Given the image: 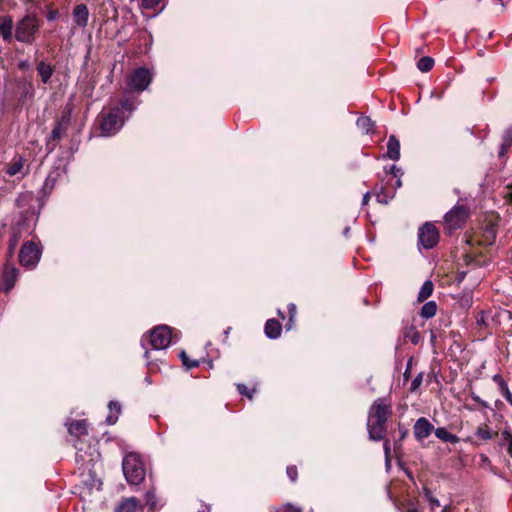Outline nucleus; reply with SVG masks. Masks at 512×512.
Masks as SVG:
<instances>
[{
  "instance_id": "nucleus-1",
  "label": "nucleus",
  "mask_w": 512,
  "mask_h": 512,
  "mask_svg": "<svg viewBox=\"0 0 512 512\" xmlns=\"http://www.w3.org/2000/svg\"><path fill=\"white\" fill-rule=\"evenodd\" d=\"M140 103L137 96L125 95L117 104L104 108L98 116L100 135L103 137L116 135Z\"/></svg>"
},
{
  "instance_id": "nucleus-2",
  "label": "nucleus",
  "mask_w": 512,
  "mask_h": 512,
  "mask_svg": "<svg viewBox=\"0 0 512 512\" xmlns=\"http://www.w3.org/2000/svg\"><path fill=\"white\" fill-rule=\"evenodd\" d=\"M16 206L21 211L18 220L12 226L11 246H15L18 243L23 233L31 234L34 231L42 203L32 192L27 191L18 195Z\"/></svg>"
},
{
  "instance_id": "nucleus-3",
  "label": "nucleus",
  "mask_w": 512,
  "mask_h": 512,
  "mask_svg": "<svg viewBox=\"0 0 512 512\" xmlns=\"http://www.w3.org/2000/svg\"><path fill=\"white\" fill-rule=\"evenodd\" d=\"M179 338V332H173L168 325H158L150 330L148 334L143 335L141 346L145 350L144 358L147 366H151L157 361L156 358L151 357V351L166 350L172 343H176Z\"/></svg>"
},
{
  "instance_id": "nucleus-4",
  "label": "nucleus",
  "mask_w": 512,
  "mask_h": 512,
  "mask_svg": "<svg viewBox=\"0 0 512 512\" xmlns=\"http://www.w3.org/2000/svg\"><path fill=\"white\" fill-rule=\"evenodd\" d=\"M392 414V402L389 398H378L372 403L367 421V429L371 440L379 441L385 438L386 424Z\"/></svg>"
},
{
  "instance_id": "nucleus-5",
  "label": "nucleus",
  "mask_w": 512,
  "mask_h": 512,
  "mask_svg": "<svg viewBox=\"0 0 512 512\" xmlns=\"http://www.w3.org/2000/svg\"><path fill=\"white\" fill-rule=\"evenodd\" d=\"M122 471L130 485L137 486L145 479L146 471L141 456L138 453L130 452L124 456Z\"/></svg>"
},
{
  "instance_id": "nucleus-6",
  "label": "nucleus",
  "mask_w": 512,
  "mask_h": 512,
  "mask_svg": "<svg viewBox=\"0 0 512 512\" xmlns=\"http://www.w3.org/2000/svg\"><path fill=\"white\" fill-rule=\"evenodd\" d=\"M154 78L153 72L146 67H138L126 76V88L123 96H134L132 93H141L149 88Z\"/></svg>"
},
{
  "instance_id": "nucleus-7",
  "label": "nucleus",
  "mask_w": 512,
  "mask_h": 512,
  "mask_svg": "<svg viewBox=\"0 0 512 512\" xmlns=\"http://www.w3.org/2000/svg\"><path fill=\"white\" fill-rule=\"evenodd\" d=\"M72 120V108L65 107L61 116L54 122L50 135L46 138L45 148L48 154L52 153L61 139L66 135Z\"/></svg>"
},
{
  "instance_id": "nucleus-8",
  "label": "nucleus",
  "mask_w": 512,
  "mask_h": 512,
  "mask_svg": "<svg viewBox=\"0 0 512 512\" xmlns=\"http://www.w3.org/2000/svg\"><path fill=\"white\" fill-rule=\"evenodd\" d=\"M39 19L34 14H26L15 26V39L21 43L32 44L39 31Z\"/></svg>"
},
{
  "instance_id": "nucleus-9",
  "label": "nucleus",
  "mask_w": 512,
  "mask_h": 512,
  "mask_svg": "<svg viewBox=\"0 0 512 512\" xmlns=\"http://www.w3.org/2000/svg\"><path fill=\"white\" fill-rule=\"evenodd\" d=\"M42 246L40 242L29 240L23 243L19 251V262L26 269H34L40 262Z\"/></svg>"
},
{
  "instance_id": "nucleus-10",
  "label": "nucleus",
  "mask_w": 512,
  "mask_h": 512,
  "mask_svg": "<svg viewBox=\"0 0 512 512\" xmlns=\"http://www.w3.org/2000/svg\"><path fill=\"white\" fill-rule=\"evenodd\" d=\"M469 215V209L465 205H455L445 214L444 226L448 233L459 229L465 223Z\"/></svg>"
},
{
  "instance_id": "nucleus-11",
  "label": "nucleus",
  "mask_w": 512,
  "mask_h": 512,
  "mask_svg": "<svg viewBox=\"0 0 512 512\" xmlns=\"http://www.w3.org/2000/svg\"><path fill=\"white\" fill-rule=\"evenodd\" d=\"M19 270L15 265L6 263L0 272V291L9 293L15 286Z\"/></svg>"
},
{
  "instance_id": "nucleus-12",
  "label": "nucleus",
  "mask_w": 512,
  "mask_h": 512,
  "mask_svg": "<svg viewBox=\"0 0 512 512\" xmlns=\"http://www.w3.org/2000/svg\"><path fill=\"white\" fill-rule=\"evenodd\" d=\"M418 238L425 249H431L438 244L439 231L432 223H425L419 228Z\"/></svg>"
},
{
  "instance_id": "nucleus-13",
  "label": "nucleus",
  "mask_w": 512,
  "mask_h": 512,
  "mask_svg": "<svg viewBox=\"0 0 512 512\" xmlns=\"http://www.w3.org/2000/svg\"><path fill=\"white\" fill-rule=\"evenodd\" d=\"M66 174V166H54L46 177L42 190L44 194L50 193L54 188L58 178Z\"/></svg>"
},
{
  "instance_id": "nucleus-14",
  "label": "nucleus",
  "mask_w": 512,
  "mask_h": 512,
  "mask_svg": "<svg viewBox=\"0 0 512 512\" xmlns=\"http://www.w3.org/2000/svg\"><path fill=\"white\" fill-rule=\"evenodd\" d=\"M413 429L415 438L418 441H423L430 436L434 430V426L425 417H421L416 421Z\"/></svg>"
},
{
  "instance_id": "nucleus-15",
  "label": "nucleus",
  "mask_w": 512,
  "mask_h": 512,
  "mask_svg": "<svg viewBox=\"0 0 512 512\" xmlns=\"http://www.w3.org/2000/svg\"><path fill=\"white\" fill-rule=\"evenodd\" d=\"M24 164L25 158L21 155H16L6 165L5 173L11 177L19 174H21V176L24 177L27 174V172H24Z\"/></svg>"
},
{
  "instance_id": "nucleus-16",
  "label": "nucleus",
  "mask_w": 512,
  "mask_h": 512,
  "mask_svg": "<svg viewBox=\"0 0 512 512\" xmlns=\"http://www.w3.org/2000/svg\"><path fill=\"white\" fill-rule=\"evenodd\" d=\"M72 17L75 24L80 28H85L89 21V10L85 4H77L72 11Z\"/></svg>"
},
{
  "instance_id": "nucleus-17",
  "label": "nucleus",
  "mask_w": 512,
  "mask_h": 512,
  "mask_svg": "<svg viewBox=\"0 0 512 512\" xmlns=\"http://www.w3.org/2000/svg\"><path fill=\"white\" fill-rule=\"evenodd\" d=\"M144 500H145V505L148 507V510L151 512L160 510L164 505L158 499V497L156 495L155 487H152L145 492Z\"/></svg>"
},
{
  "instance_id": "nucleus-18",
  "label": "nucleus",
  "mask_w": 512,
  "mask_h": 512,
  "mask_svg": "<svg viewBox=\"0 0 512 512\" xmlns=\"http://www.w3.org/2000/svg\"><path fill=\"white\" fill-rule=\"evenodd\" d=\"M0 36L5 42H10L13 37V20L11 16L0 17Z\"/></svg>"
},
{
  "instance_id": "nucleus-19",
  "label": "nucleus",
  "mask_w": 512,
  "mask_h": 512,
  "mask_svg": "<svg viewBox=\"0 0 512 512\" xmlns=\"http://www.w3.org/2000/svg\"><path fill=\"white\" fill-rule=\"evenodd\" d=\"M282 326L276 319H268L265 323L264 333L267 338L275 340L281 336Z\"/></svg>"
},
{
  "instance_id": "nucleus-20",
  "label": "nucleus",
  "mask_w": 512,
  "mask_h": 512,
  "mask_svg": "<svg viewBox=\"0 0 512 512\" xmlns=\"http://www.w3.org/2000/svg\"><path fill=\"white\" fill-rule=\"evenodd\" d=\"M67 430L72 436H81L88 433V424L86 420H72L66 422Z\"/></svg>"
},
{
  "instance_id": "nucleus-21",
  "label": "nucleus",
  "mask_w": 512,
  "mask_h": 512,
  "mask_svg": "<svg viewBox=\"0 0 512 512\" xmlns=\"http://www.w3.org/2000/svg\"><path fill=\"white\" fill-rule=\"evenodd\" d=\"M140 501L136 497L124 498L116 508V512H136Z\"/></svg>"
},
{
  "instance_id": "nucleus-22",
  "label": "nucleus",
  "mask_w": 512,
  "mask_h": 512,
  "mask_svg": "<svg viewBox=\"0 0 512 512\" xmlns=\"http://www.w3.org/2000/svg\"><path fill=\"white\" fill-rule=\"evenodd\" d=\"M109 414L106 417V423L108 425H114L121 414V404L118 401L111 400L108 403Z\"/></svg>"
},
{
  "instance_id": "nucleus-23",
  "label": "nucleus",
  "mask_w": 512,
  "mask_h": 512,
  "mask_svg": "<svg viewBox=\"0 0 512 512\" xmlns=\"http://www.w3.org/2000/svg\"><path fill=\"white\" fill-rule=\"evenodd\" d=\"M387 157L395 161L400 158V142L394 135H391L388 139Z\"/></svg>"
},
{
  "instance_id": "nucleus-24",
  "label": "nucleus",
  "mask_w": 512,
  "mask_h": 512,
  "mask_svg": "<svg viewBox=\"0 0 512 512\" xmlns=\"http://www.w3.org/2000/svg\"><path fill=\"white\" fill-rule=\"evenodd\" d=\"M37 72L41 78V81L44 84H47L50 82L54 70L50 64H47L44 61H40L37 64Z\"/></svg>"
},
{
  "instance_id": "nucleus-25",
  "label": "nucleus",
  "mask_w": 512,
  "mask_h": 512,
  "mask_svg": "<svg viewBox=\"0 0 512 512\" xmlns=\"http://www.w3.org/2000/svg\"><path fill=\"white\" fill-rule=\"evenodd\" d=\"M403 338L405 341H411L414 345L420 341V333L413 325H406L403 328Z\"/></svg>"
},
{
  "instance_id": "nucleus-26",
  "label": "nucleus",
  "mask_w": 512,
  "mask_h": 512,
  "mask_svg": "<svg viewBox=\"0 0 512 512\" xmlns=\"http://www.w3.org/2000/svg\"><path fill=\"white\" fill-rule=\"evenodd\" d=\"M357 127L366 134L373 133L375 130V122L368 116H361L357 119Z\"/></svg>"
},
{
  "instance_id": "nucleus-27",
  "label": "nucleus",
  "mask_w": 512,
  "mask_h": 512,
  "mask_svg": "<svg viewBox=\"0 0 512 512\" xmlns=\"http://www.w3.org/2000/svg\"><path fill=\"white\" fill-rule=\"evenodd\" d=\"M435 436L444 441V442H448V443H457L459 441V438L457 435L455 434H452L450 432H448L444 427H440V428H437L435 431Z\"/></svg>"
},
{
  "instance_id": "nucleus-28",
  "label": "nucleus",
  "mask_w": 512,
  "mask_h": 512,
  "mask_svg": "<svg viewBox=\"0 0 512 512\" xmlns=\"http://www.w3.org/2000/svg\"><path fill=\"white\" fill-rule=\"evenodd\" d=\"M434 290V284L431 280H426L422 287L420 288V291L418 293L417 300L418 302H424L427 300L433 293Z\"/></svg>"
},
{
  "instance_id": "nucleus-29",
  "label": "nucleus",
  "mask_w": 512,
  "mask_h": 512,
  "mask_svg": "<svg viewBox=\"0 0 512 512\" xmlns=\"http://www.w3.org/2000/svg\"><path fill=\"white\" fill-rule=\"evenodd\" d=\"M495 239L496 229L493 226H486L479 242L481 245L489 246L495 242Z\"/></svg>"
},
{
  "instance_id": "nucleus-30",
  "label": "nucleus",
  "mask_w": 512,
  "mask_h": 512,
  "mask_svg": "<svg viewBox=\"0 0 512 512\" xmlns=\"http://www.w3.org/2000/svg\"><path fill=\"white\" fill-rule=\"evenodd\" d=\"M437 312V304L434 301L426 302L420 311V316L424 319H430L435 316Z\"/></svg>"
},
{
  "instance_id": "nucleus-31",
  "label": "nucleus",
  "mask_w": 512,
  "mask_h": 512,
  "mask_svg": "<svg viewBox=\"0 0 512 512\" xmlns=\"http://www.w3.org/2000/svg\"><path fill=\"white\" fill-rule=\"evenodd\" d=\"M433 65L434 60L429 56L421 57L417 62V68L421 72H429L433 68Z\"/></svg>"
},
{
  "instance_id": "nucleus-32",
  "label": "nucleus",
  "mask_w": 512,
  "mask_h": 512,
  "mask_svg": "<svg viewBox=\"0 0 512 512\" xmlns=\"http://www.w3.org/2000/svg\"><path fill=\"white\" fill-rule=\"evenodd\" d=\"M500 446H505L508 454L512 457V434L508 430L501 433Z\"/></svg>"
},
{
  "instance_id": "nucleus-33",
  "label": "nucleus",
  "mask_w": 512,
  "mask_h": 512,
  "mask_svg": "<svg viewBox=\"0 0 512 512\" xmlns=\"http://www.w3.org/2000/svg\"><path fill=\"white\" fill-rule=\"evenodd\" d=\"M179 357L182 361V364L183 366L187 369V370H190L192 368H196L199 366V361L197 360H190L186 354V352L184 350H182L180 353H179Z\"/></svg>"
},
{
  "instance_id": "nucleus-34",
  "label": "nucleus",
  "mask_w": 512,
  "mask_h": 512,
  "mask_svg": "<svg viewBox=\"0 0 512 512\" xmlns=\"http://www.w3.org/2000/svg\"><path fill=\"white\" fill-rule=\"evenodd\" d=\"M476 436L483 439V440H489L493 437L492 432L488 428L487 425L479 426L476 430Z\"/></svg>"
},
{
  "instance_id": "nucleus-35",
  "label": "nucleus",
  "mask_w": 512,
  "mask_h": 512,
  "mask_svg": "<svg viewBox=\"0 0 512 512\" xmlns=\"http://www.w3.org/2000/svg\"><path fill=\"white\" fill-rule=\"evenodd\" d=\"M399 439L395 440L394 450L397 452L401 448V442L407 437L408 430L399 425Z\"/></svg>"
},
{
  "instance_id": "nucleus-36",
  "label": "nucleus",
  "mask_w": 512,
  "mask_h": 512,
  "mask_svg": "<svg viewBox=\"0 0 512 512\" xmlns=\"http://www.w3.org/2000/svg\"><path fill=\"white\" fill-rule=\"evenodd\" d=\"M423 493H424L426 499L429 501L432 508L440 506L439 500L433 496L430 489H428L427 487H424Z\"/></svg>"
},
{
  "instance_id": "nucleus-37",
  "label": "nucleus",
  "mask_w": 512,
  "mask_h": 512,
  "mask_svg": "<svg viewBox=\"0 0 512 512\" xmlns=\"http://www.w3.org/2000/svg\"><path fill=\"white\" fill-rule=\"evenodd\" d=\"M237 390L241 395H244L249 399L253 398V394L255 392V389H249L245 384L242 383L237 384Z\"/></svg>"
},
{
  "instance_id": "nucleus-38",
  "label": "nucleus",
  "mask_w": 512,
  "mask_h": 512,
  "mask_svg": "<svg viewBox=\"0 0 512 512\" xmlns=\"http://www.w3.org/2000/svg\"><path fill=\"white\" fill-rule=\"evenodd\" d=\"M286 474H287V476H288V478L290 479L291 482H293V483L296 482V480L298 478L297 467L295 465L287 466Z\"/></svg>"
},
{
  "instance_id": "nucleus-39",
  "label": "nucleus",
  "mask_w": 512,
  "mask_h": 512,
  "mask_svg": "<svg viewBox=\"0 0 512 512\" xmlns=\"http://www.w3.org/2000/svg\"><path fill=\"white\" fill-rule=\"evenodd\" d=\"M275 512H302L301 508L291 503L279 507Z\"/></svg>"
},
{
  "instance_id": "nucleus-40",
  "label": "nucleus",
  "mask_w": 512,
  "mask_h": 512,
  "mask_svg": "<svg viewBox=\"0 0 512 512\" xmlns=\"http://www.w3.org/2000/svg\"><path fill=\"white\" fill-rule=\"evenodd\" d=\"M499 390H500L501 394L505 397V399L510 404H512V393L510 392L507 383H502L501 386L499 387Z\"/></svg>"
},
{
  "instance_id": "nucleus-41",
  "label": "nucleus",
  "mask_w": 512,
  "mask_h": 512,
  "mask_svg": "<svg viewBox=\"0 0 512 512\" xmlns=\"http://www.w3.org/2000/svg\"><path fill=\"white\" fill-rule=\"evenodd\" d=\"M422 381H423V373H419L412 381L411 383V387H410V391L411 392H414L416 391L420 385L422 384Z\"/></svg>"
},
{
  "instance_id": "nucleus-42",
  "label": "nucleus",
  "mask_w": 512,
  "mask_h": 512,
  "mask_svg": "<svg viewBox=\"0 0 512 512\" xmlns=\"http://www.w3.org/2000/svg\"><path fill=\"white\" fill-rule=\"evenodd\" d=\"M159 3L160 0H142V7L144 9H154Z\"/></svg>"
},
{
  "instance_id": "nucleus-43",
  "label": "nucleus",
  "mask_w": 512,
  "mask_h": 512,
  "mask_svg": "<svg viewBox=\"0 0 512 512\" xmlns=\"http://www.w3.org/2000/svg\"><path fill=\"white\" fill-rule=\"evenodd\" d=\"M511 147V145L509 144V141H504L503 140V143L501 144V147H500V150H499V157H502L504 156L508 149Z\"/></svg>"
},
{
  "instance_id": "nucleus-44",
  "label": "nucleus",
  "mask_w": 512,
  "mask_h": 512,
  "mask_svg": "<svg viewBox=\"0 0 512 512\" xmlns=\"http://www.w3.org/2000/svg\"><path fill=\"white\" fill-rule=\"evenodd\" d=\"M383 448H384L385 457H386L387 460H389L390 456H391L390 440H385L384 441Z\"/></svg>"
},
{
  "instance_id": "nucleus-45",
  "label": "nucleus",
  "mask_w": 512,
  "mask_h": 512,
  "mask_svg": "<svg viewBox=\"0 0 512 512\" xmlns=\"http://www.w3.org/2000/svg\"><path fill=\"white\" fill-rule=\"evenodd\" d=\"M287 309H288L289 317L296 318V314H297L296 305L294 303H289L287 306Z\"/></svg>"
},
{
  "instance_id": "nucleus-46",
  "label": "nucleus",
  "mask_w": 512,
  "mask_h": 512,
  "mask_svg": "<svg viewBox=\"0 0 512 512\" xmlns=\"http://www.w3.org/2000/svg\"><path fill=\"white\" fill-rule=\"evenodd\" d=\"M79 141L78 140H72L71 141V144H70V147H69V151H70V155L73 156V154L78 151L79 149Z\"/></svg>"
},
{
  "instance_id": "nucleus-47",
  "label": "nucleus",
  "mask_w": 512,
  "mask_h": 512,
  "mask_svg": "<svg viewBox=\"0 0 512 512\" xmlns=\"http://www.w3.org/2000/svg\"><path fill=\"white\" fill-rule=\"evenodd\" d=\"M411 367H412V358H410L408 360L405 372L403 373V377H404L405 381L408 380L410 377Z\"/></svg>"
},
{
  "instance_id": "nucleus-48",
  "label": "nucleus",
  "mask_w": 512,
  "mask_h": 512,
  "mask_svg": "<svg viewBox=\"0 0 512 512\" xmlns=\"http://www.w3.org/2000/svg\"><path fill=\"white\" fill-rule=\"evenodd\" d=\"M57 17H58V11H56V10L49 11L47 14L48 21H54L57 19Z\"/></svg>"
},
{
  "instance_id": "nucleus-49",
  "label": "nucleus",
  "mask_w": 512,
  "mask_h": 512,
  "mask_svg": "<svg viewBox=\"0 0 512 512\" xmlns=\"http://www.w3.org/2000/svg\"><path fill=\"white\" fill-rule=\"evenodd\" d=\"M294 324H295V318H291V317H289V318H288V321H287V322H286V324H285V329H286L287 331L292 330V329H293V327H294Z\"/></svg>"
},
{
  "instance_id": "nucleus-50",
  "label": "nucleus",
  "mask_w": 512,
  "mask_h": 512,
  "mask_svg": "<svg viewBox=\"0 0 512 512\" xmlns=\"http://www.w3.org/2000/svg\"><path fill=\"white\" fill-rule=\"evenodd\" d=\"M504 141H509V144L512 145V130H507L504 135Z\"/></svg>"
},
{
  "instance_id": "nucleus-51",
  "label": "nucleus",
  "mask_w": 512,
  "mask_h": 512,
  "mask_svg": "<svg viewBox=\"0 0 512 512\" xmlns=\"http://www.w3.org/2000/svg\"><path fill=\"white\" fill-rule=\"evenodd\" d=\"M29 62L27 60H22L19 62L18 64V67L21 69V70H27L29 68Z\"/></svg>"
},
{
  "instance_id": "nucleus-52",
  "label": "nucleus",
  "mask_w": 512,
  "mask_h": 512,
  "mask_svg": "<svg viewBox=\"0 0 512 512\" xmlns=\"http://www.w3.org/2000/svg\"><path fill=\"white\" fill-rule=\"evenodd\" d=\"M493 380L498 384L499 387L501 386L502 383H506L499 374L494 375Z\"/></svg>"
},
{
  "instance_id": "nucleus-53",
  "label": "nucleus",
  "mask_w": 512,
  "mask_h": 512,
  "mask_svg": "<svg viewBox=\"0 0 512 512\" xmlns=\"http://www.w3.org/2000/svg\"><path fill=\"white\" fill-rule=\"evenodd\" d=\"M371 194L370 192H367L363 195L362 204L367 205L370 200Z\"/></svg>"
},
{
  "instance_id": "nucleus-54",
  "label": "nucleus",
  "mask_w": 512,
  "mask_h": 512,
  "mask_svg": "<svg viewBox=\"0 0 512 512\" xmlns=\"http://www.w3.org/2000/svg\"><path fill=\"white\" fill-rule=\"evenodd\" d=\"M400 172V169L397 168L395 165H392L390 167V173L393 174L394 176H397V174Z\"/></svg>"
},
{
  "instance_id": "nucleus-55",
  "label": "nucleus",
  "mask_w": 512,
  "mask_h": 512,
  "mask_svg": "<svg viewBox=\"0 0 512 512\" xmlns=\"http://www.w3.org/2000/svg\"><path fill=\"white\" fill-rule=\"evenodd\" d=\"M349 231H350V226H345L343 229V235L345 237H348Z\"/></svg>"
},
{
  "instance_id": "nucleus-56",
  "label": "nucleus",
  "mask_w": 512,
  "mask_h": 512,
  "mask_svg": "<svg viewBox=\"0 0 512 512\" xmlns=\"http://www.w3.org/2000/svg\"><path fill=\"white\" fill-rule=\"evenodd\" d=\"M277 315L281 318V319H284L285 318V315L283 313V311L281 309H277Z\"/></svg>"
},
{
  "instance_id": "nucleus-57",
  "label": "nucleus",
  "mask_w": 512,
  "mask_h": 512,
  "mask_svg": "<svg viewBox=\"0 0 512 512\" xmlns=\"http://www.w3.org/2000/svg\"><path fill=\"white\" fill-rule=\"evenodd\" d=\"M406 512H419L417 508L415 507H409Z\"/></svg>"
},
{
  "instance_id": "nucleus-58",
  "label": "nucleus",
  "mask_w": 512,
  "mask_h": 512,
  "mask_svg": "<svg viewBox=\"0 0 512 512\" xmlns=\"http://www.w3.org/2000/svg\"><path fill=\"white\" fill-rule=\"evenodd\" d=\"M145 382H146L147 384H149V385H150V384H152V380H151V378H150L149 376H146V377H145Z\"/></svg>"
},
{
  "instance_id": "nucleus-59",
  "label": "nucleus",
  "mask_w": 512,
  "mask_h": 512,
  "mask_svg": "<svg viewBox=\"0 0 512 512\" xmlns=\"http://www.w3.org/2000/svg\"><path fill=\"white\" fill-rule=\"evenodd\" d=\"M210 511V508L208 506H206L203 510H200L198 512H209Z\"/></svg>"
},
{
  "instance_id": "nucleus-60",
  "label": "nucleus",
  "mask_w": 512,
  "mask_h": 512,
  "mask_svg": "<svg viewBox=\"0 0 512 512\" xmlns=\"http://www.w3.org/2000/svg\"><path fill=\"white\" fill-rule=\"evenodd\" d=\"M477 323H478V324H482V323H484V318H483V316H481V318H480V319H477Z\"/></svg>"
},
{
  "instance_id": "nucleus-61",
  "label": "nucleus",
  "mask_w": 512,
  "mask_h": 512,
  "mask_svg": "<svg viewBox=\"0 0 512 512\" xmlns=\"http://www.w3.org/2000/svg\"><path fill=\"white\" fill-rule=\"evenodd\" d=\"M230 329H231V328H230V327H228V328L224 331V334H225L226 336H228V334H229V332H230Z\"/></svg>"
},
{
  "instance_id": "nucleus-62",
  "label": "nucleus",
  "mask_w": 512,
  "mask_h": 512,
  "mask_svg": "<svg viewBox=\"0 0 512 512\" xmlns=\"http://www.w3.org/2000/svg\"><path fill=\"white\" fill-rule=\"evenodd\" d=\"M509 200L512 202V192L508 195Z\"/></svg>"
},
{
  "instance_id": "nucleus-63",
  "label": "nucleus",
  "mask_w": 512,
  "mask_h": 512,
  "mask_svg": "<svg viewBox=\"0 0 512 512\" xmlns=\"http://www.w3.org/2000/svg\"><path fill=\"white\" fill-rule=\"evenodd\" d=\"M208 366H209L210 368L212 367V362H211V361L208 363Z\"/></svg>"
}]
</instances>
